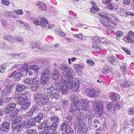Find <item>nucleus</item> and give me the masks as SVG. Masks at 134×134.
<instances>
[{
    "instance_id": "1",
    "label": "nucleus",
    "mask_w": 134,
    "mask_h": 134,
    "mask_svg": "<svg viewBox=\"0 0 134 134\" xmlns=\"http://www.w3.org/2000/svg\"><path fill=\"white\" fill-rule=\"evenodd\" d=\"M76 122L74 124L75 131L79 134L86 133L88 131V127L85 124L84 120L81 116H77Z\"/></svg>"
},
{
    "instance_id": "2",
    "label": "nucleus",
    "mask_w": 134,
    "mask_h": 134,
    "mask_svg": "<svg viewBox=\"0 0 134 134\" xmlns=\"http://www.w3.org/2000/svg\"><path fill=\"white\" fill-rule=\"evenodd\" d=\"M34 100L36 102H41L42 105H46V107L48 108L51 106L48 102V93L44 91L40 92L34 95Z\"/></svg>"
},
{
    "instance_id": "3",
    "label": "nucleus",
    "mask_w": 134,
    "mask_h": 134,
    "mask_svg": "<svg viewBox=\"0 0 134 134\" xmlns=\"http://www.w3.org/2000/svg\"><path fill=\"white\" fill-rule=\"evenodd\" d=\"M16 104L15 103H12L8 104L7 106L4 110V111L6 115H9V116H7L5 118L6 119L9 120L10 119V117L12 116V119L13 120V118L15 116L19 110L16 108Z\"/></svg>"
},
{
    "instance_id": "4",
    "label": "nucleus",
    "mask_w": 134,
    "mask_h": 134,
    "mask_svg": "<svg viewBox=\"0 0 134 134\" xmlns=\"http://www.w3.org/2000/svg\"><path fill=\"white\" fill-rule=\"evenodd\" d=\"M59 70H60L62 74L64 75L66 78L68 79V81L66 83H70L73 81L72 80L74 79V75L72 74L70 72V68L68 67L67 65L62 64L58 66Z\"/></svg>"
},
{
    "instance_id": "5",
    "label": "nucleus",
    "mask_w": 134,
    "mask_h": 134,
    "mask_svg": "<svg viewBox=\"0 0 134 134\" xmlns=\"http://www.w3.org/2000/svg\"><path fill=\"white\" fill-rule=\"evenodd\" d=\"M20 66L21 67L20 68V70L17 69L16 70H15L8 77H11L14 76L15 81H19L20 80L23 75V72L28 68V65H26L24 67L23 65Z\"/></svg>"
},
{
    "instance_id": "6",
    "label": "nucleus",
    "mask_w": 134,
    "mask_h": 134,
    "mask_svg": "<svg viewBox=\"0 0 134 134\" xmlns=\"http://www.w3.org/2000/svg\"><path fill=\"white\" fill-rule=\"evenodd\" d=\"M98 15L102 18L105 20L101 19L100 20V23L105 28L107 27L108 29H111L112 27L109 26L110 24L109 22L111 23L112 24H113L114 22L113 20L108 17V15L104 13H98Z\"/></svg>"
},
{
    "instance_id": "7",
    "label": "nucleus",
    "mask_w": 134,
    "mask_h": 134,
    "mask_svg": "<svg viewBox=\"0 0 134 134\" xmlns=\"http://www.w3.org/2000/svg\"><path fill=\"white\" fill-rule=\"evenodd\" d=\"M58 125L52 124L50 126L47 125L44 127V130L39 132V134H50V130L53 131H56Z\"/></svg>"
},
{
    "instance_id": "8",
    "label": "nucleus",
    "mask_w": 134,
    "mask_h": 134,
    "mask_svg": "<svg viewBox=\"0 0 134 134\" xmlns=\"http://www.w3.org/2000/svg\"><path fill=\"white\" fill-rule=\"evenodd\" d=\"M54 90V88L53 86H50L47 88L48 93L49 94L50 97L52 99H58L59 97L58 91H56Z\"/></svg>"
},
{
    "instance_id": "9",
    "label": "nucleus",
    "mask_w": 134,
    "mask_h": 134,
    "mask_svg": "<svg viewBox=\"0 0 134 134\" xmlns=\"http://www.w3.org/2000/svg\"><path fill=\"white\" fill-rule=\"evenodd\" d=\"M70 81H69V83H66L67 86H69V89L70 90L72 89L74 91L77 92L79 90V83L77 82H75L74 81L70 83Z\"/></svg>"
},
{
    "instance_id": "10",
    "label": "nucleus",
    "mask_w": 134,
    "mask_h": 134,
    "mask_svg": "<svg viewBox=\"0 0 134 134\" xmlns=\"http://www.w3.org/2000/svg\"><path fill=\"white\" fill-rule=\"evenodd\" d=\"M80 106H77L71 104L70 107L68 110L69 112L72 114L77 113V111L80 112Z\"/></svg>"
},
{
    "instance_id": "11",
    "label": "nucleus",
    "mask_w": 134,
    "mask_h": 134,
    "mask_svg": "<svg viewBox=\"0 0 134 134\" xmlns=\"http://www.w3.org/2000/svg\"><path fill=\"white\" fill-rule=\"evenodd\" d=\"M38 107V105L37 104H35L32 106L31 110L27 113L28 116L29 117L31 118L34 112L36 113L39 110V108Z\"/></svg>"
},
{
    "instance_id": "12",
    "label": "nucleus",
    "mask_w": 134,
    "mask_h": 134,
    "mask_svg": "<svg viewBox=\"0 0 134 134\" xmlns=\"http://www.w3.org/2000/svg\"><path fill=\"white\" fill-rule=\"evenodd\" d=\"M71 100V104L80 106L79 104V100L78 97L75 95H72L70 96Z\"/></svg>"
},
{
    "instance_id": "13",
    "label": "nucleus",
    "mask_w": 134,
    "mask_h": 134,
    "mask_svg": "<svg viewBox=\"0 0 134 134\" xmlns=\"http://www.w3.org/2000/svg\"><path fill=\"white\" fill-rule=\"evenodd\" d=\"M31 103V102L30 101H24L23 103L21 104L20 110L21 112H23L27 110L30 107Z\"/></svg>"
},
{
    "instance_id": "14",
    "label": "nucleus",
    "mask_w": 134,
    "mask_h": 134,
    "mask_svg": "<svg viewBox=\"0 0 134 134\" xmlns=\"http://www.w3.org/2000/svg\"><path fill=\"white\" fill-rule=\"evenodd\" d=\"M24 124H23V123H21L18 124L16 125H12V127L14 131L17 133H19L22 130L24 126Z\"/></svg>"
},
{
    "instance_id": "15",
    "label": "nucleus",
    "mask_w": 134,
    "mask_h": 134,
    "mask_svg": "<svg viewBox=\"0 0 134 134\" xmlns=\"http://www.w3.org/2000/svg\"><path fill=\"white\" fill-rule=\"evenodd\" d=\"M14 99V100L17 102L16 104H19V105L21 104V103L24 101L22 94H16Z\"/></svg>"
},
{
    "instance_id": "16",
    "label": "nucleus",
    "mask_w": 134,
    "mask_h": 134,
    "mask_svg": "<svg viewBox=\"0 0 134 134\" xmlns=\"http://www.w3.org/2000/svg\"><path fill=\"white\" fill-rule=\"evenodd\" d=\"M40 21H41V25L44 27H47L49 28H52L53 27V26H52L51 27L48 24V21L46 19L43 18H40Z\"/></svg>"
},
{
    "instance_id": "17",
    "label": "nucleus",
    "mask_w": 134,
    "mask_h": 134,
    "mask_svg": "<svg viewBox=\"0 0 134 134\" xmlns=\"http://www.w3.org/2000/svg\"><path fill=\"white\" fill-rule=\"evenodd\" d=\"M33 119H31L27 121V122L24 125L25 128L26 129L30 128V127L34 126L36 125V124Z\"/></svg>"
},
{
    "instance_id": "18",
    "label": "nucleus",
    "mask_w": 134,
    "mask_h": 134,
    "mask_svg": "<svg viewBox=\"0 0 134 134\" xmlns=\"http://www.w3.org/2000/svg\"><path fill=\"white\" fill-rule=\"evenodd\" d=\"M50 121L52 122V124L58 125L60 121V118L58 116L54 115L50 117Z\"/></svg>"
},
{
    "instance_id": "19",
    "label": "nucleus",
    "mask_w": 134,
    "mask_h": 134,
    "mask_svg": "<svg viewBox=\"0 0 134 134\" xmlns=\"http://www.w3.org/2000/svg\"><path fill=\"white\" fill-rule=\"evenodd\" d=\"M36 80V78L35 77L32 78H28L24 80L23 82L25 85H30L31 84H32L34 81Z\"/></svg>"
},
{
    "instance_id": "20",
    "label": "nucleus",
    "mask_w": 134,
    "mask_h": 134,
    "mask_svg": "<svg viewBox=\"0 0 134 134\" xmlns=\"http://www.w3.org/2000/svg\"><path fill=\"white\" fill-rule=\"evenodd\" d=\"M89 97L96 98L98 96V93L95 91L94 89H91L89 90L88 94Z\"/></svg>"
},
{
    "instance_id": "21",
    "label": "nucleus",
    "mask_w": 134,
    "mask_h": 134,
    "mask_svg": "<svg viewBox=\"0 0 134 134\" xmlns=\"http://www.w3.org/2000/svg\"><path fill=\"white\" fill-rule=\"evenodd\" d=\"M30 47L31 49L36 52H37L39 49L38 44L37 43L34 42H32L31 43Z\"/></svg>"
},
{
    "instance_id": "22",
    "label": "nucleus",
    "mask_w": 134,
    "mask_h": 134,
    "mask_svg": "<svg viewBox=\"0 0 134 134\" xmlns=\"http://www.w3.org/2000/svg\"><path fill=\"white\" fill-rule=\"evenodd\" d=\"M106 106L108 110L112 112L115 111L114 105L112 103L107 102L106 103Z\"/></svg>"
},
{
    "instance_id": "23",
    "label": "nucleus",
    "mask_w": 134,
    "mask_h": 134,
    "mask_svg": "<svg viewBox=\"0 0 134 134\" xmlns=\"http://www.w3.org/2000/svg\"><path fill=\"white\" fill-rule=\"evenodd\" d=\"M119 95L118 94L112 93L110 94V98L112 101L114 102H115L118 99H119Z\"/></svg>"
},
{
    "instance_id": "24",
    "label": "nucleus",
    "mask_w": 134,
    "mask_h": 134,
    "mask_svg": "<svg viewBox=\"0 0 134 134\" xmlns=\"http://www.w3.org/2000/svg\"><path fill=\"white\" fill-rule=\"evenodd\" d=\"M2 129L4 132H8L9 129L10 125L9 123L7 122H4L2 124Z\"/></svg>"
},
{
    "instance_id": "25",
    "label": "nucleus",
    "mask_w": 134,
    "mask_h": 134,
    "mask_svg": "<svg viewBox=\"0 0 134 134\" xmlns=\"http://www.w3.org/2000/svg\"><path fill=\"white\" fill-rule=\"evenodd\" d=\"M41 76L44 77L47 79H50L51 77V71L49 69H45L44 70L43 75Z\"/></svg>"
},
{
    "instance_id": "26",
    "label": "nucleus",
    "mask_w": 134,
    "mask_h": 134,
    "mask_svg": "<svg viewBox=\"0 0 134 134\" xmlns=\"http://www.w3.org/2000/svg\"><path fill=\"white\" fill-rule=\"evenodd\" d=\"M43 118V113L40 112L38 113L37 116L34 118V121L37 122H40L41 120H42Z\"/></svg>"
},
{
    "instance_id": "27",
    "label": "nucleus",
    "mask_w": 134,
    "mask_h": 134,
    "mask_svg": "<svg viewBox=\"0 0 134 134\" xmlns=\"http://www.w3.org/2000/svg\"><path fill=\"white\" fill-rule=\"evenodd\" d=\"M52 79L54 80L57 81L61 83L63 81L62 77L59 74L55 76L52 75Z\"/></svg>"
},
{
    "instance_id": "28",
    "label": "nucleus",
    "mask_w": 134,
    "mask_h": 134,
    "mask_svg": "<svg viewBox=\"0 0 134 134\" xmlns=\"http://www.w3.org/2000/svg\"><path fill=\"white\" fill-rule=\"evenodd\" d=\"M8 85L5 84V87L3 88V90L1 91L0 94L2 96H5L7 94V93L10 91L8 87Z\"/></svg>"
},
{
    "instance_id": "29",
    "label": "nucleus",
    "mask_w": 134,
    "mask_h": 134,
    "mask_svg": "<svg viewBox=\"0 0 134 134\" xmlns=\"http://www.w3.org/2000/svg\"><path fill=\"white\" fill-rule=\"evenodd\" d=\"M26 86L21 84H18L16 86V91L17 92H21L25 88Z\"/></svg>"
},
{
    "instance_id": "30",
    "label": "nucleus",
    "mask_w": 134,
    "mask_h": 134,
    "mask_svg": "<svg viewBox=\"0 0 134 134\" xmlns=\"http://www.w3.org/2000/svg\"><path fill=\"white\" fill-rule=\"evenodd\" d=\"M133 84L132 82L129 81H126L124 80L122 83L121 85L122 87H129L132 86H133Z\"/></svg>"
},
{
    "instance_id": "31",
    "label": "nucleus",
    "mask_w": 134,
    "mask_h": 134,
    "mask_svg": "<svg viewBox=\"0 0 134 134\" xmlns=\"http://www.w3.org/2000/svg\"><path fill=\"white\" fill-rule=\"evenodd\" d=\"M3 38L6 40H7L9 42L13 43V41L15 40V38L11 35H5L3 36Z\"/></svg>"
},
{
    "instance_id": "32",
    "label": "nucleus",
    "mask_w": 134,
    "mask_h": 134,
    "mask_svg": "<svg viewBox=\"0 0 134 134\" xmlns=\"http://www.w3.org/2000/svg\"><path fill=\"white\" fill-rule=\"evenodd\" d=\"M68 87L69 86H67L66 83L64 86H63L62 87L60 91L62 94L65 95L67 93L68 89H69Z\"/></svg>"
},
{
    "instance_id": "33",
    "label": "nucleus",
    "mask_w": 134,
    "mask_h": 134,
    "mask_svg": "<svg viewBox=\"0 0 134 134\" xmlns=\"http://www.w3.org/2000/svg\"><path fill=\"white\" fill-rule=\"evenodd\" d=\"M37 7L40 10H46V6L44 3L42 2H39L37 4Z\"/></svg>"
},
{
    "instance_id": "34",
    "label": "nucleus",
    "mask_w": 134,
    "mask_h": 134,
    "mask_svg": "<svg viewBox=\"0 0 134 134\" xmlns=\"http://www.w3.org/2000/svg\"><path fill=\"white\" fill-rule=\"evenodd\" d=\"M41 84L42 85L44 86L46 85L47 83L49 82L50 80V79H47L46 78H45L44 77H41Z\"/></svg>"
},
{
    "instance_id": "35",
    "label": "nucleus",
    "mask_w": 134,
    "mask_h": 134,
    "mask_svg": "<svg viewBox=\"0 0 134 134\" xmlns=\"http://www.w3.org/2000/svg\"><path fill=\"white\" fill-rule=\"evenodd\" d=\"M68 127V125L65 122H64L61 125H60V130L63 132L65 131L66 129Z\"/></svg>"
},
{
    "instance_id": "36",
    "label": "nucleus",
    "mask_w": 134,
    "mask_h": 134,
    "mask_svg": "<svg viewBox=\"0 0 134 134\" xmlns=\"http://www.w3.org/2000/svg\"><path fill=\"white\" fill-rule=\"evenodd\" d=\"M96 108L98 114L100 115L102 114L103 113V104L100 105H99Z\"/></svg>"
},
{
    "instance_id": "37",
    "label": "nucleus",
    "mask_w": 134,
    "mask_h": 134,
    "mask_svg": "<svg viewBox=\"0 0 134 134\" xmlns=\"http://www.w3.org/2000/svg\"><path fill=\"white\" fill-rule=\"evenodd\" d=\"M30 68L33 70L34 73L37 74L38 73L40 69L39 67L36 65H33L30 66Z\"/></svg>"
},
{
    "instance_id": "38",
    "label": "nucleus",
    "mask_w": 134,
    "mask_h": 134,
    "mask_svg": "<svg viewBox=\"0 0 134 134\" xmlns=\"http://www.w3.org/2000/svg\"><path fill=\"white\" fill-rule=\"evenodd\" d=\"M118 10L117 11V12L119 14L121 15L125 16L126 12V9L123 8H120L118 9Z\"/></svg>"
},
{
    "instance_id": "39",
    "label": "nucleus",
    "mask_w": 134,
    "mask_h": 134,
    "mask_svg": "<svg viewBox=\"0 0 134 134\" xmlns=\"http://www.w3.org/2000/svg\"><path fill=\"white\" fill-rule=\"evenodd\" d=\"M21 65H23V67L24 66H26V65H28L27 63L25 62H23L20 64H18L15 65H14L13 66L12 68L13 69L15 68H18V69H17L20 70V68L21 67L20 66H21Z\"/></svg>"
},
{
    "instance_id": "40",
    "label": "nucleus",
    "mask_w": 134,
    "mask_h": 134,
    "mask_svg": "<svg viewBox=\"0 0 134 134\" xmlns=\"http://www.w3.org/2000/svg\"><path fill=\"white\" fill-rule=\"evenodd\" d=\"M22 96L23 97L24 101H28V100L29 99V95L28 94V93L26 92L25 93L22 94Z\"/></svg>"
},
{
    "instance_id": "41",
    "label": "nucleus",
    "mask_w": 134,
    "mask_h": 134,
    "mask_svg": "<svg viewBox=\"0 0 134 134\" xmlns=\"http://www.w3.org/2000/svg\"><path fill=\"white\" fill-rule=\"evenodd\" d=\"M24 134H36V131L34 129H28Z\"/></svg>"
},
{
    "instance_id": "42",
    "label": "nucleus",
    "mask_w": 134,
    "mask_h": 134,
    "mask_svg": "<svg viewBox=\"0 0 134 134\" xmlns=\"http://www.w3.org/2000/svg\"><path fill=\"white\" fill-rule=\"evenodd\" d=\"M55 32L60 36L64 37L65 36V33L63 32L59 29H57V30L55 31Z\"/></svg>"
},
{
    "instance_id": "43",
    "label": "nucleus",
    "mask_w": 134,
    "mask_h": 134,
    "mask_svg": "<svg viewBox=\"0 0 134 134\" xmlns=\"http://www.w3.org/2000/svg\"><path fill=\"white\" fill-rule=\"evenodd\" d=\"M7 64L6 63L0 66V72H4L6 69Z\"/></svg>"
},
{
    "instance_id": "44",
    "label": "nucleus",
    "mask_w": 134,
    "mask_h": 134,
    "mask_svg": "<svg viewBox=\"0 0 134 134\" xmlns=\"http://www.w3.org/2000/svg\"><path fill=\"white\" fill-rule=\"evenodd\" d=\"M121 72L123 75H125L127 73V68L125 65H122L121 66Z\"/></svg>"
},
{
    "instance_id": "45",
    "label": "nucleus",
    "mask_w": 134,
    "mask_h": 134,
    "mask_svg": "<svg viewBox=\"0 0 134 134\" xmlns=\"http://www.w3.org/2000/svg\"><path fill=\"white\" fill-rule=\"evenodd\" d=\"M46 122L45 121H44L41 123L38 126V129L40 130H42L43 127L44 128L46 126H47L46 125Z\"/></svg>"
},
{
    "instance_id": "46",
    "label": "nucleus",
    "mask_w": 134,
    "mask_h": 134,
    "mask_svg": "<svg viewBox=\"0 0 134 134\" xmlns=\"http://www.w3.org/2000/svg\"><path fill=\"white\" fill-rule=\"evenodd\" d=\"M68 100L63 99L62 100V104H61V107L62 108H64L65 107H66L68 105Z\"/></svg>"
},
{
    "instance_id": "47",
    "label": "nucleus",
    "mask_w": 134,
    "mask_h": 134,
    "mask_svg": "<svg viewBox=\"0 0 134 134\" xmlns=\"http://www.w3.org/2000/svg\"><path fill=\"white\" fill-rule=\"evenodd\" d=\"M6 84L8 85V87L10 91L13 89L15 87V83H13L12 84H10V82L9 83L8 82Z\"/></svg>"
},
{
    "instance_id": "48",
    "label": "nucleus",
    "mask_w": 134,
    "mask_h": 134,
    "mask_svg": "<svg viewBox=\"0 0 134 134\" xmlns=\"http://www.w3.org/2000/svg\"><path fill=\"white\" fill-rule=\"evenodd\" d=\"M74 130L71 127H67L66 130H65V131L67 134H71L74 132Z\"/></svg>"
},
{
    "instance_id": "49",
    "label": "nucleus",
    "mask_w": 134,
    "mask_h": 134,
    "mask_svg": "<svg viewBox=\"0 0 134 134\" xmlns=\"http://www.w3.org/2000/svg\"><path fill=\"white\" fill-rule=\"evenodd\" d=\"M90 107L89 103L86 104L85 105H82L81 108V110L85 111L87 110Z\"/></svg>"
},
{
    "instance_id": "50",
    "label": "nucleus",
    "mask_w": 134,
    "mask_h": 134,
    "mask_svg": "<svg viewBox=\"0 0 134 134\" xmlns=\"http://www.w3.org/2000/svg\"><path fill=\"white\" fill-rule=\"evenodd\" d=\"M99 9L96 7H92V8L90 9V12L91 13H96L97 11L99 10Z\"/></svg>"
},
{
    "instance_id": "51",
    "label": "nucleus",
    "mask_w": 134,
    "mask_h": 134,
    "mask_svg": "<svg viewBox=\"0 0 134 134\" xmlns=\"http://www.w3.org/2000/svg\"><path fill=\"white\" fill-rule=\"evenodd\" d=\"M124 34L123 32L121 31H118L116 32V37L117 39H119L120 37L122 36Z\"/></svg>"
},
{
    "instance_id": "52",
    "label": "nucleus",
    "mask_w": 134,
    "mask_h": 134,
    "mask_svg": "<svg viewBox=\"0 0 134 134\" xmlns=\"http://www.w3.org/2000/svg\"><path fill=\"white\" fill-rule=\"evenodd\" d=\"M59 84L58 83H55V85L53 86H53L54 88V90L55 91H58V90H59L60 88V87L59 86Z\"/></svg>"
},
{
    "instance_id": "53",
    "label": "nucleus",
    "mask_w": 134,
    "mask_h": 134,
    "mask_svg": "<svg viewBox=\"0 0 134 134\" xmlns=\"http://www.w3.org/2000/svg\"><path fill=\"white\" fill-rule=\"evenodd\" d=\"M31 90L32 91L36 92L38 91L39 87L32 84L31 85Z\"/></svg>"
},
{
    "instance_id": "54",
    "label": "nucleus",
    "mask_w": 134,
    "mask_h": 134,
    "mask_svg": "<svg viewBox=\"0 0 134 134\" xmlns=\"http://www.w3.org/2000/svg\"><path fill=\"white\" fill-rule=\"evenodd\" d=\"M79 102L81 104H82V105H85L86 104L89 103L87 99H81L79 100Z\"/></svg>"
},
{
    "instance_id": "55",
    "label": "nucleus",
    "mask_w": 134,
    "mask_h": 134,
    "mask_svg": "<svg viewBox=\"0 0 134 134\" xmlns=\"http://www.w3.org/2000/svg\"><path fill=\"white\" fill-rule=\"evenodd\" d=\"M111 126L113 129L116 127L117 126L116 120L114 119V118L111 120Z\"/></svg>"
},
{
    "instance_id": "56",
    "label": "nucleus",
    "mask_w": 134,
    "mask_h": 134,
    "mask_svg": "<svg viewBox=\"0 0 134 134\" xmlns=\"http://www.w3.org/2000/svg\"><path fill=\"white\" fill-rule=\"evenodd\" d=\"M73 116L69 114L67 115L66 117V118L68 121L70 123H72V119Z\"/></svg>"
},
{
    "instance_id": "57",
    "label": "nucleus",
    "mask_w": 134,
    "mask_h": 134,
    "mask_svg": "<svg viewBox=\"0 0 134 134\" xmlns=\"http://www.w3.org/2000/svg\"><path fill=\"white\" fill-rule=\"evenodd\" d=\"M131 3L130 0H124L123 2V5L125 6L129 5Z\"/></svg>"
},
{
    "instance_id": "58",
    "label": "nucleus",
    "mask_w": 134,
    "mask_h": 134,
    "mask_svg": "<svg viewBox=\"0 0 134 134\" xmlns=\"http://www.w3.org/2000/svg\"><path fill=\"white\" fill-rule=\"evenodd\" d=\"M86 62L89 66H93L94 65V62L92 60H87Z\"/></svg>"
},
{
    "instance_id": "59",
    "label": "nucleus",
    "mask_w": 134,
    "mask_h": 134,
    "mask_svg": "<svg viewBox=\"0 0 134 134\" xmlns=\"http://www.w3.org/2000/svg\"><path fill=\"white\" fill-rule=\"evenodd\" d=\"M74 68L75 70H78L79 69H81L82 68V66L80 65L79 64H74L73 65Z\"/></svg>"
},
{
    "instance_id": "60",
    "label": "nucleus",
    "mask_w": 134,
    "mask_h": 134,
    "mask_svg": "<svg viewBox=\"0 0 134 134\" xmlns=\"http://www.w3.org/2000/svg\"><path fill=\"white\" fill-rule=\"evenodd\" d=\"M115 110H119L121 108V105L118 103L117 102L114 105Z\"/></svg>"
},
{
    "instance_id": "61",
    "label": "nucleus",
    "mask_w": 134,
    "mask_h": 134,
    "mask_svg": "<svg viewBox=\"0 0 134 134\" xmlns=\"http://www.w3.org/2000/svg\"><path fill=\"white\" fill-rule=\"evenodd\" d=\"M5 99L4 102L6 104H8L11 102L12 101L13 99L12 98L8 97L5 98Z\"/></svg>"
},
{
    "instance_id": "62",
    "label": "nucleus",
    "mask_w": 134,
    "mask_h": 134,
    "mask_svg": "<svg viewBox=\"0 0 134 134\" xmlns=\"http://www.w3.org/2000/svg\"><path fill=\"white\" fill-rule=\"evenodd\" d=\"M52 72L53 75H54V76L59 74L58 69L55 68L54 69Z\"/></svg>"
},
{
    "instance_id": "63",
    "label": "nucleus",
    "mask_w": 134,
    "mask_h": 134,
    "mask_svg": "<svg viewBox=\"0 0 134 134\" xmlns=\"http://www.w3.org/2000/svg\"><path fill=\"white\" fill-rule=\"evenodd\" d=\"M123 50L127 54L130 55L131 54V52L127 48L123 47L122 48Z\"/></svg>"
},
{
    "instance_id": "64",
    "label": "nucleus",
    "mask_w": 134,
    "mask_h": 134,
    "mask_svg": "<svg viewBox=\"0 0 134 134\" xmlns=\"http://www.w3.org/2000/svg\"><path fill=\"white\" fill-rule=\"evenodd\" d=\"M129 114L131 115H134V106L132 107L129 111Z\"/></svg>"
}]
</instances>
